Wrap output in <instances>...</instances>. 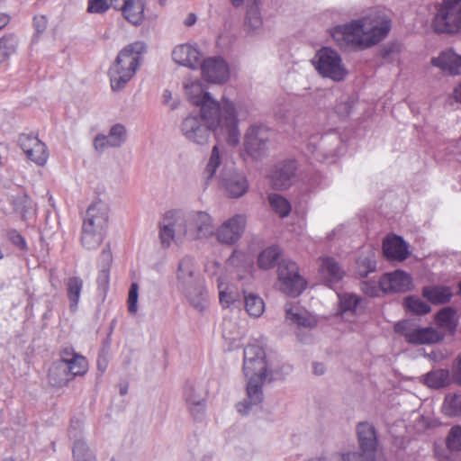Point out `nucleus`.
Segmentation results:
<instances>
[{
  "mask_svg": "<svg viewBox=\"0 0 461 461\" xmlns=\"http://www.w3.org/2000/svg\"><path fill=\"white\" fill-rule=\"evenodd\" d=\"M158 239L163 249L173 244L183 245L185 241L208 239L213 234V220L206 212L167 210L158 223Z\"/></svg>",
  "mask_w": 461,
  "mask_h": 461,
  "instance_id": "1",
  "label": "nucleus"
},
{
  "mask_svg": "<svg viewBox=\"0 0 461 461\" xmlns=\"http://www.w3.org/2000/svg\"><path fill=\"white\" fill-rule=\"evenodd\" d=\"M390 30L391 19L385 12L372 9L362 18L334 28L332 37L338 42L366 49L383 41Z\"/></svg>",
  "mask_w": 461,
  "mask_h": 461,
  "instance_id": "2",
  "label": "nucleus"
},
{
  "mask_svg": "<svg viewBox=\"0 0 461 461\" xmlns=\"http://www.w3.org/2000/svg\"><path fill=\"white\" fill-rule=\"evenodd\" d=\"M199 108L198 116L212 132L215 135L225 134V140L230 146L234 147L240 143L239 117L246 119L249 113L245 105L235 104L223 96L221 101L212 97Z\"/></svg>",
  "mask_w": 461,
  "mask_h": 461,
  "instance_id": "3",
  "label": "nucleus"
},
{
  "mask_svg": "<svg viewBox=\"0 0 461 461\" xmlns=\"http://www.w3.org/2000/svg\"><path fill=\"white\" fill-rule=\"evenodd\" d=\"M243 373L247 379L246 398L240 402L237 411L245 415L253 406L263 402V386L272 375L264 348L257 344H249L244 348Z\"/></svg>",
  "mask_w": 461,
  "mask_h": 461,
  "instance_id": "4",
  "label": "nucleus"
},
{
  "mask_svg": "<svg viewBox=\"0 0 461 461\" xmlns=\"http://www.w3.org/2000/svg\"><path fill=\"white\" fill-rule=\"evenodd\" d=\"M145 44L133 42L124 47L117 55L108 70L111 88L113 92L122 90L136 74L140 66Z\"/></svg>",
  "mask_w": 461,
  "mask_h": 461,
  "instance_id": "5",
  "label": "nucleus"
},
{
  "mask_svg": "<svg viewBox=\"0 0 461 461\" xmlns=\"http://www.w3.org/2000/svg\"><path fill=\"white\" fill-rule=\"evenodd\" d=\"M311 62L316 72L322 78L330 79L336 83L344 81L349 74L341 55L330 47L320 49Z\"/></svg>",
  "mask_w": 461,
  "mask_h": 461,
  "instance_id": "6",
  "label": "nucleus"
},
{
  "mask_svg": "<svg viewBox=\"0 0 461 461\" xmlns=\"http://www.w3.org/2000/svg\"><path fill=\"white\" fill-rule=\"evenodd\" d=\"M431 26L438 33L461 31V0H444L435 6Z\"/></svg>",
  "mask_w": 461,
  "mask_h": 461,
  "instance_id": "7",
  "label": "nucleus"
},
{
  "mask_svg": "<svg viewBox=\"0 0 461 461\" xmlns=\"http://www.w3.org/2000/svg\"><path fill=\"white\" fill-rule=\"evenodd\" d=\"M272 137L273 132L267 125L252 124L244 134V149L252 158H262L268 153L272 143Z\"/></svg>",
  "mask_w": 461,
  "mask_h": 461,
  "instance_id": "8",
  "label": "nucleus"
},
{
  "mask_svg": "<svg viewBox=\"0 0 461 461\" xmlns=\"http://www.w3.org/2000/svg\"><path fill=\"white\" fill-rule=\"evenodd\" d=\"M277 275L280 290L290 296H298L306 287V282L294 261L282 260L278 265Z\"/></svg>",
  "mask_w": 461,
  "mask_h": 461,
  "instance_id": "9",
  "label": "nucleus"
},
{
  "mask_svg": "<svg viewBox=\"0 0 461 461\" xmlns=\"http://www.w3.org/2000/svg\"><path fill=\"white\" fill-rule=\"evenodd\" d=\"M199 68L202 79L211 85L222 86L230 78V65L221 56L203 58Z\"/></svg>",
  "mask_w": 461,
  "mask_h": 461,
  "instance_id": "10",
  "label": "nucleus"
},
{
  "mask_svg": "<svg viewBox=\"0 0 461 461\" xmlns=\"http://www.w3.org/2000/svg\"><path fill=\"white\" fill-rule=\"evenodd\" d=\"M219 188L230 198H240L249 190L246 176L234 167H223L217 177Z\"/></svg>",
  "mask_w": 461,
  "mask_h": 461,
  "instance_id": "11",
  "label": "nucleus"
},
{
  "mask_svg": "<svg viewBox=\"0 0 461 461\" xmlns=\"http://www.w3.org/2000/svg\"><path fill=\"white\" fill-rule=\"evenodd\" d=\"M394 330L402 334L411 344H430L440 341L443 335L433 328H418L410 321H399Z\"/></svg>",
  "mask_w": 461,
  "mask_h": 461,
  "instance_id": "12",
  "label": "nucleus"
},
{
  "mask_svg": "<svg viewBox=\"0 0 461 461\" xmlns=\"http://www.w3.org/2000/svg\"><path fill=\"white\" fill-rule=\"evenodd\" d=\"M180 132L190 143L197 146L206 145L211 137V130L197 113H189L181 122Z\"/></svg>",
  "mask_w": 461,
  "mask_h": 461,
  "instance_id": "13",
  "label": "nucleus"
},
{
  "mask_svg": "<svg viewBox=\"0 0 461 461\" xmlns=\"http://www.w3.org/2000/svg\"><path fill=\"white\" fill-rule=\"evenodd\" d=\"M247 224L245 214L238 213L224 221L216 230L213 228V235L221 244L234 245L242 237Z\"/></svg>",
  "mask_w": 461,
  "mask_h": 461,
  "instance_id": "14",
  "label": "nucleus"
},
{
  "mask_svg": "<svg viewBox=\"0 0 461 461\" xmlns=\"http://www.w3.org/2000/svg\"><path fill=\"white\" fill-rule=\"evenodd\" d=\"M171 56L175 63L192 70L198 69L203 59V52L197 44L189 42L175 46Z\"/></svg>",
  "mask_w": 461,
  "mask_h": 461,
  "instance_id": "15",
  "label": "nucleus"
},
{
  "mask_svg": "<svg viewBox=\"0 0 461 461\" xmlns=\"http://www.w3.org/2000/svg\"><path fill=\"white\" fill-rule=\"evenodd\" d=\"M339 313L342 320L349 323H355L357 318L365 312L363 299L352 293L338 294Z\"/></svg>",
  "mask_w": 461,
  "mask_h": 461,
  "instance_id": "16",
  "label": "nucleus"
},
{
  "mask_svg": "<svg viewBox=\"0 0 461 461\" xmlns=\"http://www.w3.org/2000/svg\"><path fill=\"white\" fill-rule=\"evenodd\" d=\"M108 205L95 201L88 207L83 222V228L104 233L108 225Z\"/></svg>",
  "mask_w": 461,
  "mask_h": 461,
  "instance_id": "17",
  "label": "nucleus"
},
{
  "mask_svg": "<svg viewBox=\"0 0 461 461\" xmlns=\"http://www.w3.org/2000/svg\"><path fill=\"white\" fill-rule=\"evenodd\" d=\"M144 0H114L113 9L120 11L122 17L131 25L140 26L145 19Z\"/></svg>",
  "mask_w": 461,
  "mask_h": 461,
  "instance_id": "18",
  "label": "nucleus"
},
{
  "mask_svg": "<svg viewBox=\"0 0 461 461\" xmlns=\"http://www.w3.org/2000/svg\"><path fill=\"white\" fill-rule=\"evenodd\" d=\"M345 276V270L339 263L331 257H321L319 259V277L327 286L332 288Z\"/></svg>",
  "mask_w": 461,
  "mask_h": 461,
  "instance_id": "19",
  "label": "nucleus"
},
{
  "mask_svg": "<svg viewBox=\"0 0 461 461\" xmlns=\"http://www.w3.org/2000/svg\"><path fill=\"white\" fill-rule=\"evenodd\" d=\"M411 285V276L402 270L386 273L380 278L383 293H403L409 291Z\"/></svg>",
  "mask_w": 461,
  "mask_h": 461,
  "instance_id": "20",
  "label": "nucleus"
},
{
  "mask_svg": "<svg viewBox=\"0 0 461 461\" xmlns=\"http://www.w3.org/2000/svg\"><path fill=\"white\" fill-rule=\"evenodd\" d=\"M285 321L298 329H312L317 326V318L296 303L285 304Z\"/></svg>",
  "mask_w": 461,
  "mask_h": 461,
  "instance_id": "21",
  "label": "nucleus"
},
{
  "mask_svg": "<svg viewBox=\"0 0 461 461\" xmlns=\"http://www.w3.org/2000/svg\"><path fill=\"white\" fill-rule=\"evenodd\" d=\"M127 139L126 127L122 123L113 125L107 135L98 134L94 140V147L97 151L109 148H120Z\"/></svg>",
  "mask_w": 461,
  "mask_h": 461,
  "instance_id": "22",
  "label": "nucleus"
},
{
  "mask_svg": "<svg viewBox=\"0 0 461 461\" xmlns=\"http://www.w3.org/2000/svg\"><path fill=\"white\" fill-rule=\"evenodd\" d=\"M296 169L297 165L294 160L288 159L277 163L269 175L273 186L278 189L288 188L295 176Z\"/></svg>",
  "mask_w": 461,
  "mask_h": 461,
  "instance_id": "23",
  "label": "nucleus"
},
{
  "mask_svg": "<svg viewBox=\"0 0 461 461\" xmlns=\"http://www.w3.org/2000/svg\"><path fill=\"white\" fill-rule=\"evenodd\" d=\"M60 360L66 365L72 378L82 376L86 374L88 370L87 359L84 356L77 353L72 348H66L61 350Z\"/></svg>",
  "mask_w": 461,
  "mask_h": 461,
  "instance_id": "24",
  "label": "nucleus"
},
{
  "mask_svg": "<svg viewBox=\"0 0 461 461\" xmlns=\"http://www.w3.org/2000/svg\"><path fill=\"white\" fill-rule=\"evenodd\" d=\"M176 276V286L179 290L195 285L199 278L195 272L194 258L187 256L182 258L179 260Z\"/></svg>",
  "mask_w": 461,
  "mask_h": 461,
  "instance_id": "25",
  "label": "nucleus"
},
{
  "mask_svg": "<svg viewBox=\"0 0 461 461\" xmlns=\"http://www.w3.org/2000/svg\"><path fill=\"white\" fill-rule=\"evenodd\" d=\"M226 149L223 146L214 145L211 150L208 161L204 167L203 176L205 178V185H208L210 181L216 176L217 171L223 167H228L225 164Z\"/></svg>",
  "mask_w": 461,
  "mask_h": 461,
  "instance_id": "26",
  "label": "nucleus"
},
{
  "mask_svg": "<svg viewBox=\"0 0 461 461\" xmlns=\"http://www.w3.org/2000/svg\"><path fill=\"white\" fill-rule=\"evenodd\" d=\"M431 64L450 75L461 74V56L447 49L431 59Z\"/></svg>",
  "mask_w": 461,
  "mask_h": 461,
  "instance_id": "27",
  "label": "nucleus"
},
{
  "mask_svg": "<svg viewBox=\"0 0 461 461\" xmlns=\"http://www.w3.org/2000/svg\"><path fill=\"white\" fill-rule=\"evenodd\" d=\"M357 442L360 449H366L375 455L378 439L373 424L364 421L357 426Z\"/></svg>",
  "mask_w": 461,
  "mask_h": 461,
  "instance_id": "28",
  "label": "nucleus"
},
{
  "mask_svg": "<svg viewBox=\"0 0 461 461\" xmlns=\"http://www.w3.org/2000/svg\"><path fill=\"white\" fill-rule=\"evenodd\" d=\"M384 254L392 260L403 261L409 255L408 246L399 236L388 237L383 244Z\"/></svg>",
  "mask_w": 461,
  "mask_h": 461,
  "instance_id": "29",
  "label": "nucleus"
},
{
  "mask_svg": "<svg viewBox=\"0 0 461 461\" xmlns=\"http://www.w3.org/2000/svg\"><path fill=\"white\" fill-rule=\"evenodd\" d=\"M185 89L189 101L197 107L212 97L211 93L205 90L203 83L198 79L185 82Z\"/></svg>",
  "mask_w": 461,
  "mask_h": 461,
  "instance_id": "30",
  "label": "nucleus"
},
{
  "mask_svg": "<svg viewBox=\"0 0 461 461\" xmlns=\"http://www.w3.org/2000/svg\"><path fill=\"white\" fill-rule=\"evenodd\" d=\"M180 291L196 310L202 312L206 308L207 294L199 281L195 285H189L188 288L180 289Z\"/></svg>",
  "mask_w": 461,
  "mask_h": 461,
  "instance_id": "31",
  "label": "nucleus"
},
{
  "mask_svg": "<svg viewBox=\"0 0 461 461\" xmlns=\"http://www.w3.org/2000/svg\"><path fill=\"white\" fill-rule=\"evenodd\" d=\"M72 379L69 371H68L66 365L61 360L53 363L49 370V382L54 387H64Z\"/></svg>",
  "mask_w": 461,
  "mask_h": 461,
  "instance_id": "32",
  "label": "nucleus"
},
{
  "mask_svg": "<svg viewBox=\"0 0 461 461\" xmlns=\"http://www.w3.org/2000/svg\"><path fill=\"white\" fill-rule=\"evenodd\" d=\"M422 295L434 304H443L450 301L453 292L445 285H429L422 290Z\"/></svg>",
  "mask_w": 461,
  "mask_h": 461,
  "instance_id": "33",
  "label": "nucleus"
},
{
  "mask_svg": "<svg viewBox=\"0 0 461 461\" xmlns=\"http://www.w3.org/2000/svg\"><path fill=\"white\" fill-rule=\"evenodd\" d=\"M84 282L78 276H71L66 282L67 295L69 301V308L76 311L78 306L81 292L83 290Z\"/></svg>",
  "mask_w": 461,
  "mask_h": 461,
  "instance_id": "34",
  "label": "nucleus"
},
{
  "mask_svg": "<svg viewBox=\"0 0 461 461\" xmlns=\"http://www.w3.org/2000/svg\"><path fill=\"white\" fill-rule=\"evenodd\" d=\"M244 307L247 313L253 318L260 317L265 312L264 300L257 294L243 292Z\"/></svg>",
  "mask_w": 461,
  "mask_h": 461,
  "instance_id": "35",
  "label": "nucleus"
},
{
  "mask_svg": "<svg viewBox=\"0 0 461 461\" xmlns=\"http://www.w3.org/2000/svg\"><path fill=\"white\" fill-rule=\"evenodd\" d=\"M425 384L430 388H442L447 386L450 382V375L447 369H437L429 372L425 375Z\"/></svg>",
  "mask_w": 461,
  "mask_h": 461,
  "instance_id": "36",
  "label": "nucleus"
},
{
  "mask_svg": "<svg viewBox=\"0 0 461 461\" xmlns=\"http://www.w3.org/2000/svg\"><path fill=\"white\" fill-rule=\"evenodd\" d=\"M217 282L220 303L223 307H230L238 300V293L233 285L225 282L221 277H219Z\"/></svg>",
  "mask_w": 461,
  "mask_h": 461,
  "instance_id": "37",
  "label": "nucleus"
},
{
  "mask_svg": "<svg viewBox=\"0 0 461 461\" xmlns=\"http://www.w3.org/2000/svg\"><path fill=\"white\" fill-rule=\"evenodd\" d=\"M245 24L249 31H255L261 27L262 19L259 12L258 0H249Z\"/></svg>",
  "mask_w": 461,
  "mask_h": 461,
  "instance_id": "38",
  "label": "nucleus"
},
{
  "mask_svg": "<svg viewBox=\"0 0 461 461\" xmlns=\"http://www.w3.org/2000/svg\"><path fill=\"white\" fill-rule=\"evenodd\" d=\"M335 454L338 461H375V455L366 449L345 450Z\"/></svg>",
  "mask_w": 461,
  "mask_h": 461,
  "instance_id": "39",
  "label": "nucleus"
},
{
  "mask_svg": "<svg viewBox=\"0 0 461 461\" xmlns=\"http://www.w3.org/2000/svg\"><path fill=\"white\" fill-rule=\"evenodd\" d=\"M281 255V249L277 246H271L264 249L258 258V267L262 269L272 268L278 257Z\"/></svg>",
  "mask_w": 461,
  "mask_h": 461,
  "instance_id": "40",
  "label": "nucleus"
},
{
  "mask_svg": "<svg viewBox=\"0 0 461 461\" xmlns=\"http://www.w3.org/2000/svg\"><path fill=\"white\" fill-rule=\"evenodd\" d=\"M376 267V261L375 252L372 249L361 256L357 261V274L361 277H366L371 272H374Z\"/></svg>",
  "mask_w": 461,
  "mask_h": 461,
  "instance_id": "41",
  "label": "nucleus"
},
{
  "mask_svg": "<svg viewBox=\"0 0 461 461\" xmlns=\"http://www.w3.org/2000/svg\"><path fill=\"white\" fill-rule=\"evenodd\" d=\"M456 312L452 308H444L440 310L436 315V323L438 327L454 332L456 330Z\"/></svg>",
  "mask_w": 461,
  "mask_h": 461,
  "instance_id": "42",
  "label": "nucleus"
},
{
  "mask_svg": "<svg viewBox=\"0 0 461 461\" xmlns=\"http://www.w3.org/2000/svg\"><path fill=\"white\" fill-rule=\"evenodd\" d=\"M18 46V40L14 35H5L0 39V63L7 60L15 53Z\"/></svg>",
  "mask_w": 461,
  "mask_h": 461,
  "instance_id": "43",
  "label": "nucleus"
},
{
  "mask_svg": "<svg viewBox=\"0 0 461 461\" xmlns=\"http://www.w3.org/2000/svg\"><path fill=\"white\" fill-rule=\"evenodd\" d=\"M442 411L449 417L461 415V394H447L442 404Z\"/></svg>",
  "mask_w": 461,
  "mask_h": 461,
  "instance_id": "44",
  "label": "nucleus"
},
{
  "mask_svg": "<svg viewBox=\"0 0 461 461\" xmlns=\"http://www.w3.org/2000/svg\"><path fill=\"white\" fill-rule=\"evenodd\" d=\"M184 396L188 403H196L205 401V393L201 384L197 383H187L185 387Z\"/></svg>",
  "mask_w": 461,
  "mask_h": 461,
  "instance_id": "45",
  "label": "nucleus"
},
{
  "mask_svg": "<svg viewBox=\"0 0 461 461\" xmlns=\"http://www.w3.org/2000/svg\"><path fill=\"white\" fill-rule=\"evenodd\" d=\"M104 233L82 227L81 243L87 249H95L103 241Z\"/></svg>",
  "mask_w": 461,
  "mask_h": 461,
  "instance_id": "46",
  "label": "nucleus"
},
{
  "mask_svg": "<svg viewBox=\"0 0 461 461\" xmlns=\"http://www.w3.org/2000/svg\"><path fill=\"white\" fill-rule=\"evenodd\" d=\"M268 202L273 211H275L282 218L286 217L291 212L290 203L287 199L280 194H269Z\"/></svg>",
  "mask_w": 461,
  "mask_h": 461,
  "instance_id": "47",
  "label": "nucleus"
},
{
  "mask_svg": "<svg viewBox=\"0 0 461 461\" xmlns=\"http://www.w3.org/2000/svg\"><path fill=\"white\" fill-rule=\"evenodd\" d=\"M33 143L34 146L32 150L29 151L27 158L39 166H44L49 157L47 147L40 140L34 141Z\"/></svg>",
  "mask_w": 461,
  "mask_h": 461,
  "instance_id": "48",
  "label": "nucleus"
},
{
  "mask_svg": "<svg viewBox=\"0 0 461 461\" xmlns=\"http://www.w3.org/2000/svg\"><path fill=\"white\" fill-rule=\"evenodd\" d=\"M73 455L75 461H95L92 452L83 440L75 442Z\"/></svg>",
  "mask_w": 461,
  "mask_h": 461,
  "instance_id": "49",
  "label": "nucleus"
},
{
  "mask_svg": "<svg viewBox=\"0 0 461 461\" xmlns=\"http://www.w3.org/2000/svg\"><path fill=\"white\" fill-rule=\"evenodd\" d=\"M406 308L416 314H426L430 312V306L420 298L410 296L405 300Z\"/></svg>",
  "mask_w": 461,
  "mask_h": 461,
  "instance_id": "50",
  "label": "nucleus"
},
{
  "mask_svg": "<svg viewBox=\"0 0 461 461\" xmlns=\"http://www.w3.org/2000/svg\"><path fill=\"white\" fill-rule=\"evenodd\" d=\"M114 0H88L87 12L90 14H104L110 7L113 8Z\"/></svg>",
  "mask_w": 461,
  "mask_h": 461,
  "instance_id": "51",
  "label": "nucleus"
},
{
  "mask_svg": "<svg viewBox=\"0 0 461 461\" xmlns=\"http://www.w3.org/2000/svg\"><path fill=\"white\" fill-rule=\"evenodd\" d=\"M447 446L451 452L461 450V426L450 429Z\"/></svg>",
  "mask_w": 461,
  "mask_h": 461,
  "instance_id": "52",
  "label": "nucleus"
},
{
  "mask_svg": "<svg viewBox=\"0 0 461 461\" xmlns=\"http://www.w3.org/2000/svg\"><path fill=\"white\" fill-rule=\"evenodd\" d=\"M138 298L139 285L137 283H132L128 295V311L130 313H136L138 312Z\"/></svg>",
  "mask_w": 461,
  "mask_h": 461,
  "instance_id": "53",
  "label": "nucleus"
},
{
  "mask_svg": "<svg viewBox=\"0 0 461 461\" xmlns=\"http://www.w3.org/2000/svg\"><path fill=\"white\" fill-rule=\"evenodd\" d=\"M47 26L48 19L45 15L37 14L33 17V28L36 32L32 39L34 42H36L39 40L40 35L46 31Z\"/></svg>",
  "mask_w": 461,
  "mask_h": 461,
  "instance_id": "54",
  "label": "nucleus"
},
{
  "mask_svg": "<svg viewBox=\"0 0 461 461\" xmlns=\"http://www.w3.org/2000/svg\"><path fill=\"white\" fill-rule=\"evenodd\" d=\"M39 139L32 134L23 133L19 136L18 144L27 156L29 151H31L34 146L33 142L37 141Z\"/></svg>",
  "mask_w": 461,
  "mask_h": 461,
  "instance_id": "55",
  "label": "nucleus"
},
{
  "mask_svg": "<svg viewBox=\"0 0 461 461\" xmlns=\"http://www.w3.org/2000/svg\"><path fill=\"white\" fill-rule=\"evenodd\" d=\"M362 291L369 296H378L382 292L380 282L376 285L374 281H364L361 284Z\"/></svg>",
  "mask_w": 461,
  "mask_h": 461,
  "instance_id": "56",
  "label": "nucleus"
},
{
  "mask_svg": "<svg viewBox=\"0 0 461 461\" xmlns=\"http://www.w3.org/2000/svg\"><path fill=\"white\" fill-rule=\"evenodd\" d=\"M187 406L191 415L194 417V420H203L205 411V401L196 403H188Z\"/></svg>",
  "mask_w": 461,
  "mask_h": 461,
  "instance_id": "57",
  "label": "nucleus"
},
{
  "mask_svg": "<svg viewBox=\"0 0 461 461\" xmlns=\"http://www.w3.org/2000/svg\"><path fill=\"white\" fill-rule=\"evenodd\" d=\"M327 138H322L321 141L320 148L312 150V153L316 157V158L320 159V156L323 153L324 158H333L336 156L335 149H327Z\"/></svg>",
  "mask_w": 461,
  "mask_h": 461,
  "instance_id": "58",
  "label": "nucleus"
},
{
  "mask_svg": "<svg viewBox=\"0 0 461 461\" xmlns=\"http://www.w3.org/2000/svg\"><path fill=\"white\" fill-rule=\"evenodd\" d=\"M163 104L167 105L171 111L176 110L179 107V100L173 98L172 92L169 89H165L162 93Z\"/></svg>",
  "mask_w": 461,
  "mask_h": 461,
  "instance_id": "59",
  "label": "nucleus"
},
{
  "mask_svg": "<svg viewBox=\"0 0 461 461\" xmlns=\"http://www.w3.org/2000/svg\"><path fill=\"white\" fill-rule=\"evenodd\" d=\"M110 281L109 268L102 267L97 277V284L104 291L107 290Z\"/></svg>",
  "mask_w": 461,
  "mask_h": 461,
  "instance_id": "60",
  "label": "nucleus"
},
{
  "mask_svg": "<svg viewBox=\"0 0 461 461\" xmlns=\"http://www.w3.org/2000/svg\"><path fill=\"white\" fill-rule=\"evenodd\" d=\"M352 109V101L349 98H346L344 101H340L336 105V112L341 116H347L350 113Z\"/></svg>",
  "mask_w": 461,
  "mask_h": 461,
  "instance_id": "61",
  "label": "nucleus"
},
{
  "mask_svg": "<svg viewBox=\"0 0 461 461\" xmlns=\"http://www.w3.org/2000/svg\"><path fill=\"white\" fill-rule=\"evenodd\" d=\"M9 239L18 248L21 249H26L27 244L24 238L16 230H11L9 232Z\"/></svg>",
  "mask_w": 461,
  "mask_h": 461,
  "instance_id": "62",
  "label": "nucleus"
},
{
  "mask_svg": "<svg viewBox=\"0 0 461 461\" xmlns=\"http://www.w3.org/2000/svg\"><path fill=\"white\" fill-rule=\"evenodd\" d=\"M112 253L110 249L104 248L101 254V261H102V267L110 268V265L112 263Z\"/></svg>",
  "mask_w": 461,
  "mask_h": 461,
  "instance_id": "63",
  "label": "nucleus"
},
{
  "mask_svg": "<svg viewBox=\"0 0 461 461\" xmlns=\"http://www.w3.org/2000/svg\"><path fill=\"white\" fill-rule=\"evenodd\" d=\"M335 452L329 454H322L321 456H316L309 458L307 461H338Z\"/></svg>",
  "mask_w": 461,
  "mask_h": 461,
  "instance_id": "64",
  "label": "nucleus"
}]
</instances>
